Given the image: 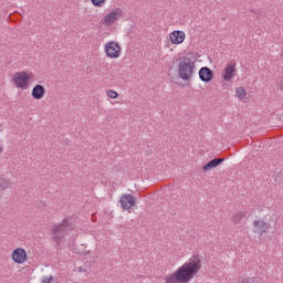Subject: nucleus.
I'll use <instances>...</instances> for the list:
<instances>
[{
    "label": "nucleus",
    "instance_id": "11",
    "mask_svg": "<svg viewBox=\"0 0 283 283\" xmlns=\"http://www.w3.org/2000/svg\"><path fill=\"white\" fill-rule=\"evenodd\" d=\"M185 33L182 31H172L169 35L170 42L174 45H180V43L185 42Z\"/></svg>",
    "mask_w": 283,
    "mask_h": 283
},
{
    "label": "nucleus",
    "instance_id": "4",
    "mask_svg": "<svg viewBox=\"0 0 283 283\" xmlns=\"http://www.w3.org/2000/svg\"><path fill=\"white\" fill-rule=\"evenodd\" d=\"M32 80V76L28 74L25 71L15 73L13 77V83L17 87H20V90H28V85L30 81Z\"/></svg>",
    "mask_w": 283,
    "mask_h": 283
},
{
    "label": "nucleus",
    "instance_id": "10",
    "mask_svg": "<svg viewBox=\"0 0 283 283\" xmlns=\"http://www.w3.org/2000/svg\"><path fill=\"white\" fill-rule=\"evenodd\" d=\"M199 78L202 83H211L213 81V71L209 66H203L199 70Z\"/></svg>",
    "mask_w": 283,
    "mask_h": 283
},
{
    "label": "nucleus",
    "instance_id": "20",
    "mask_svg": "<svg viewBox=\"0 0 283 283\" xmlns=\"http://www.w3.org/2000/svg\"><path fill=\"white\" fill-rule=\"evenodd\" d=\"M52 280H54L53 276H50V277L44 276V277H42L41 282H42V283H50V282H52Z\"/></svg>",
    "mask_w": 283,
    "mask_h": 283
},
{
    "label": "nucleus",
    "instance_id": "12",
    "mask_svg": "<svg viewBox=\"0 0 283 283\" xmlns=\"http://www.w3.org/2000/svg\"><path fill=\"white\" fill-rule=\"evenodd\" d=\"M32 97L35 101H41V98H43V96H45V86L36 84L32 92H31Z\"/></svg>",
    "mask_w": 283,
    "mask_h": 283
},
{
    "label": "nucleus",
    "instance_id": "8",
    "mask_svg": "<svg viewBox=\"0 0 283 283\" xmlns=\"http://www.w3.org/2000/svg\"><path fill=\"white\" fill-rule=\"evenodd\" d=\"M253 229L254 233H258V235H264V233H266V230L271 229V223H268L264 220L255 219L253 221Z\"/></svg>",
    "mask_w": 283,
    "mask_h": 283
},
{
    "label": "nucleus",
    "instance_id": "3",
    "mask_svg": "<svg viewBox=\"0 0 283 283\" xmlns=\"http://www.w3.org/2000/svg\"><path fill=\"white\" fill-rule=\"evenodd\" d=\"M195 70L196 64L189 57H184L178 64V76L181 81H190Z\"/></svg>",
    "mask_w": 283,
    "mask_h": 283
},
{
    "label": "nucleus",
    "instance_id": "21",
    "mask_svg": "<svg viewBox=\"0 0 283 283\" xmlns=\"http://www.w3.org/2000/svg\"><path fill=\"white\" fill-rule=\"evenodd\" d=\"M280 90H281V92H283V80L280 83Z\"/></svg>",
    "mask_w": 283,
    "mask_h": 283
},
{
    "label": "nucleus",
    "instance_id": "19",
    "mask_svg": "<svg viewBox=\"0 0 283 283\" xmlns=\"http://www.w3.org/2000/svg\"><path fill=\"white\" fill-rule=\"evenodd\" d=\"M106 95L108 96V98H117L118 97V93L114 90H108Z\"/></svg>",
    "mask_w": 283,
    "mask_h": 283
},
{
    "label": "nucleus",
    "instance_id": "14",
    "mask_svg": "<svg viewBox=\"0 0 283 283\" xmlns=\"http://www.w3.org/2000/svg\"><path fill=\"white\" fill-rule=\"evenodd\" d=\"M233 76H235V65L228 64L224 70L223 80H226L227 83H229V81H231V78H233Z\"/></svg>",
    "mask_w": 283,
    "mask_h": 283
},
{
    "label": "nucleus",
    "instance_id": "6",
    "mask_svg": "<svg viewBox=\"0 0 283 283\" xmlns=\"http://www.w3.org/2000/svg\"><path fill=\"white\" fill-rule=\"evenodd\" d=\"M120 17H123V9L120 8H115L113 11H111L109 13H107L103 19H102V23L104 25H114V23H116V21H118V19H120Z\"/></svg>",
    "mask_w": 283,
    "mask_h": 283
},
{
    "label": "nucleus",
    "instance_id": "2",
    "mask_svg": "<svg viewBox=\"0 0 283 283\" xmlns=\"http://www.w3.org/2000/svg\"><path fill=\"white\" fill-rule=\"evenodd\" d=\"M69 231H72V224L70 223L69 219H63L62 222L55 223L51 227V240L55 242L56 247H61V242L65 240Z\"/></svg>",
    "mask_w": 283,
    "mask_h": 283
},
{
    "label": "nucleus",
    "instance_id": "5",
    "mask_svg": "<svg viewBox=\"0 0 283 283\" xmlns=\"http://www.w3.org/2000/svg\"><path fill=\"white\" fill-rule=\"evenodd\" d=\"M104 50L108 59H118V56H120V44H118V42H107Z\"/></svg>",
    "mask_w": 283,
    "mask_h": 283
},
{
    "label": "nucleus",
    "instance_id": "13",
    "mask_svg": "<svg viewBox=\"0 0 283 283\" xmlns=\"http://www.w3.org/2000/svg\"><path fill=\"white\" fill-rule=\"evenodd\" d=\"M224 158H214L208 161L203 167L202 171H209L210 169H216V167H219V165H222V161Z\"/></svg>",
    "mask_w": 283,
    "mask_h": 283
},
{
    "label": "nucleus",
    "instance_id": "17",
    "mask_svg": "<svg viewBox=\"0 0 283 283\" xmlns=\"http://www.w3.org/2000/svg\"><path fill=\"white\" fill-rule=\"evenodd\" d=\"M91 2L95 8H103L107 0H91Z\"/></svg>",
    "mask_w": 283,
    "mask_h": 283
},
{
    "label": "nucleus",
    "instance_id": "7",
    "mask_svg": "<svg viewBox=\"0 0 283 283\" xmlns=\"http://www.w3.org/2000/svg\"><path fill=\"white\" fill-rule=\"evenodd\" d=\"M11 258L15 264H25L28 262V252L23 248H17L13 250Z\"/></svg>",
    "mask_w": 283,
    "mask_h": 283
},
{
    "label": "nucleus",
    "instance_id": "9",
    "mask_svg": "<svg viewBox=\"0 0 283 283\" xmlns=\"http://www.w3.org/2000/svg\"><path fill=\"white\" fill-rule=\"evenodd\" d=\"M119 203L122 206V209L127 211L132 209V207L136 206V198L132 195H122Z\"/></svg>",
    "mask_w": 283,
    "mask_h": 283
},
{
    "label": "nucleus",
    "instance_id": "1",
    "mask_svg": "<svg viewBox=\"0 0 283 283\" xmlns=\"http://www.w3.org/2000/svg\"><path fill=\"white\" fill-rule=\"evenodd\" d=\"M200 269H202V265L199 259L186 262L166 279V283H189Z\"/></svg>",
    "mask_w": 283,
    "mask_h": 283
},
{
    "label": "nucleus",
    "instance_id": "16",
    "mask_svg": "<svg viewBox=\"0 0 283 283\" xmlns=\"http://www.w3.org/2000/svg\"><path fill=\"white\" fill-rule=\"evenodd\" d=\"M241 283H264L260 276L242 277Z\"/></svg>",
    "mask_w": 283,
    "mask_h": 283
},
{
    "label": "nucleus",
    "instance_id": "22",
    "mask_svg": "<svg viewBox=\"0 0 283 283\" xmlns=\"http://www.w3.org/2000/svg\"><path fill=\"white\" fill-rule=\"evenodd\" d=\"M0 154H3V147L0 146Z\"/></svg>",
    "mask_w": 283,
    "mask_h": 283
},
{
    "label": "nucleus",
    "instance_id": "15",
    "mask_svg": "<svg viewBox=\"0 0 283 283\" xmlns=\"http://www.w3.org/2000/svg\"><path fill=\"white\" fill-rule=\"evenodd\" d=\"M244 218H247V211H238L232 216L231 220L233 224H240Z\"/></svg>",
    "mask_w": 283,
    "mask_h": 283
},
{
    "label": "nucleus",
    "instance_id": "18",
    "mask_svg": "<svg viewBox=\"0 0 283 283\" xmlns=\"http://www.w3.org/2000/svg\"><path fill=\"white\" fill-rule=\"evenodd\" d=\"M235 94L240 98V101H242L244 98V96H247V91H244V88L240 87L237 90Z\"/></svg>",
    "mask_w": 283,
    "mask_h": 283
}]
</instances>
